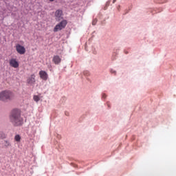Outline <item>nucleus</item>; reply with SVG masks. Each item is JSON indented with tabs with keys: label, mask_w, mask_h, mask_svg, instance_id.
<instances>
[{
	"label": "nucleus",
	"mask_w": 176,
	"mask_h": 176,
	"mask_svg": "<svg viewBox=\"0 0 176 176\" xmlns=\"http://www.w3.org/2000/svg\"><path fill=\"white\" fill-rule=\"evenodd\" d=\"M10 120L14 126H21L23 124V118H21L20 110H12L10 116Z\"/></svg>",
	"instance_id": "obj_1"
},
{
	"label": "nucleus",
	"mask_w": 176,
	"mask_h": 176,
	"mask_svg": "<svg viewBox=\"0 0 176 176\" xmlns=\"http://www.w3.org/2000/svg\"><path fill=\"white\" fill-rule=\"evenodd\" d=\"M14 98V94L10 91H2L0 92V101L8 102Z\"/></svg>",
	"instance_id": "obj_2"
},
{
	"label": "nucleus",
	"mask_w": 176,
	"mask_h": 176,
	"mask_svg": "<svg viewBox=\"0 0 176 176\" xmlns=\"http://www.w3.org/2000/svg\"><path fill=\"white\" fill-rule=\"evenodd\" d=\"M67 20H63L58 24H57L54 28V32H58V31H61L63 28H65L67 26Z\"/></svg>",
	"instance_id": "obj_3"
},
{
	"label": "nucleus",
	"mask_w": 176,
	"mask_h": 176,
	"mask_svg": "<svg viewBox=\"0 0 176 176\" xmlns=\"http://www.w3.org/2000/svg\"><path fill=\"white\" fill-rule=\"evenodd\" d=\"M16 50L19 54H24L25 53V48L20 44L16 45Z\"/></svg>",
	"instance_id": "obj_4"
},
{
	"label": "nucleus",
	"mask_w": 176,
	"mask_h": 176,
	"mask_svg": "<svg viewBox=\"0 0 176 176\" xmlns=\"http://www.w3.org/2000/svg\"><path fill=\"white\" fill-rule=\"evenodd\" d=\"M9 64L12 68H19V62L16 58H11L9 61Z\"/></svg>",
	"instance_id": "obj_5"
},
{
	"label": "nucleus",
	"mask_w": 176,
	"mask_h": 176,
	"mask_svg": "<svg viewBox=\"0 0 176 176\" xmlns=\"http://www.w3.org/2000/svg\"><path fill=\"white\" fill-rule=\"evenodd\" d=\"M39 76L43 80H47V78H49V76L47 75V73L43 70H41L38 73Z\"/></svg>",
	"instance_id": "obj_6"
},
{
	"label": "nucleus",
	"mask_w": 176,
	"mask_h": 176,
	"mask_svg": "<svg viewBox=\"0 0 176 176\" xmlns=\"http://www.w3.org/2000/svg\"><path fill=\"white\" fill-rule=\"evenodd\" d=\"M61 16H63V11L60 10H57L55 12L56 20H57V21H60L62 19Z\"/></svg>",
	"instance_id": "obj_7"
},
{
	"label": "nucleus",
	"mask_w": 176,
	"mask_h": 176,
	"mask_svg": "<svg viewBox=\"0 0 176 176\" xmlns=\"http://www.w3.org/2000/svg\"><path fill=\"white\" fill-rule=\"evenodd\" d=\"M35 74H32L28 78L27 82L29 85H35Z\"/></svg>",
	"instance_id": "obj_8"
},
{
	"label": "nucleus",
	"mask_w": 176,
	"mask_h": 176,
	"mask_svg": "<svg viewBox=\"0 0 176 176\" xmlns=\"http://www.w3.org/2000/svg\"><path fill=\"white\" fill-rule=\"evenodd\" d=\"M52 61L56 65L60 64L61 63V58L58 55L54 56Z\"/></svg>",
	"instance_id": "obj_9"
},
{
	"label": "nucleus",
	"mask_w": 176,
	"mask_h": 176,
	"mask_svg": "<svg viewBox=\"0 0 176 176\" xmlns=\"http://www.w3.org/2000/svg\"><path fill=\"white\" fill-rule=\"evenodd\" d=\"M9 146H12V144L10 143V142L8 140H4L3 148H9Z\"/></svg>",
	"instance_id": "obj_10"
},
{
	"label": "nucleus",
	"mask_w": 176,
	"mask_h": 176,
	"mask_svg": "<svg viewBox=\"0 0 176 176\" xmlns=\"http://www.w3.org/2000/svg\"><path fill=\"white\" fill-rule=\"evenodd\" d=\"M14 140L16 141V142H20V141H21V137L20 135H16L14 137Z\"/></svg>",
	"instance_id": "obj_11"
},
{
	"label": "nucleus",
	"mask_w": 176,
	"mask_h": 176,
	"mask_svg": "<svg viewBox=\"0 0 176 176\" xmlns=\"http://www.w3.org/2000/svg\"><path fill=\"white\" fill-rule=\"evenodd\" d=\"M33 100H34L36 102H38L41 100V98H40L39 96H34Z\"/></svg>",
	"instance_id": "obj_12"
},
{
	"label": "nucleus",
	"mask_w": 176,
	"mask_h": 176,
	"mask_svg": "<svg viewBox=\"0 0 176 176\" xmlns=\"http://www.w3.org/2000/svg\"><path fill=\"white\" fill-rule=\"evenodd\" d=\"M0 138H6V135L3 133H0Z\"/></svg>",
	"instance_id": "obj_13"
},
{
	"label": "nucleus",
	"mask_w": 176,
	"mask_h": 176,
	"mask_svg": "<svg viewBox=\"0 0 176 176\" xmlns=\"http://www.w3.org/2000/svg\"><path fill=\"white\" fill-rule=\"evenodd\" d=\"M97 24V19H94L92 22V25H96Z\"/></svg>",
	"instance_id": "obj_14"
},
{
	"label": "nucleus",
	"mask_w": 176,
	"mask_h": 176,
	"mask_svg": "<svg viewBox=\"0 0 176 176\" xmlns=\"http://www.w3.org/2000/svg\"><path fill=\"white\" fill-rule=\"evenodd\" d=\"M111 72L112 74H114V75H116V71H115V70H113V69H111Z\"/></svg>",
	"instance_id": "obj_15"
},
{
	"label": "nucleus",
	"mask_w": 176,
	"mask_h": 176,
	"mask_svg": "<svg viewBox=\"0 0 176 176\" xmlns=\"http://www.w3.org/2000/svg\"><path fill=\"white\" fill-rule=\"evenodd\" d=\"M102 98H107V95H105V94H103Z\"/></svg>",
	"instance_id": "obj_16"
},
{
	"label": "nucleus",
	"mask_w": 176,
	"mask_h": 176,
	"mask_svg": "<svg viewBox=\"0 0 176 176\" xmlns=\"http://www.w3.org/2000/svg\"><path fill=\"white\" fill-rule=\"evenodd\" d=\"M124 53H125V54H129V52H127L126 50L124 51Z\"/></svg>",
	"instance_id": "obj_17"
},
{
	"label": "nucleus",
	"mask_w": 176,
	"mask_h": 176,
	"mask_svg": "<svg viewBox=\"0 0 176 176\" xmlns=\"http://www.w3.org/2000/svg\"><path fill=\"white\" fill-rule=\"evenodd\" d=\"M116 2V0H113V3H115Z\"/></svg>",
	"instance_id": "obj_18"
},
{
	"label": "nucleus",
	"mask_w": 176,
	"mask_h": 176,
	"mask_svg": "<svg viewBox=\"0 0 176 176\" xmlns=\"http://www.w3.org/2000/svg\"><path fill=\"white\" fill-rule=\"evenodd\" d=\"M50 2H54V0H49Z\"/></svg>",
	"instance_id": "obj_19"
}]
</instances>
